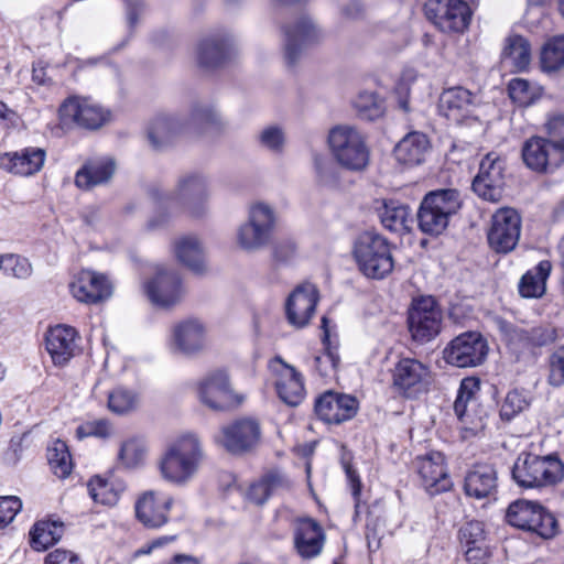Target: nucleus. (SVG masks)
Segmentation results:
<instances>
[{
    "label": "nucleus",
    "instance_id": "obj_34",
    "mask_svg": "<svg viewBox=\"0 0 564 564\" xmlns=\"http://www.w3.org/2000/svg\"><path fill=\"white\" fill-rule=\"evenodd\" d=\"M480 390V381L474 377L464 378L454 402V411L458 420L465 425L464 429L476 432L482 426L480 419L471 412L477 405V394Z\"/></svg>",
    "mask_w": 564,
    "mask_h": 564
},
{
    "label": "nucleus",
    "instance_id": "obj_6",
    "mask_svg": "<svg viewBox=\"0 0 564 564\" xmlns=\"http://www.w3.org/2000/svg\"><path fill=\"white\" fill-rule=\"evenodd\" d=\"M459 208V193L456 189L429 193L417 212L419 228L426 235L437 236L446 229L449 217Z\"/></svg>",
    "mask_w": 564,
    "mask_h": 564
},
{
    "label": "nucleus",
    "instance_id": "obj_36",
    "mask_svg": "<svg viewBox=\"0 0 564 564\" xmlns=\"http://www.w3.org/2000/svg\"><path fill=\"white\" fill-rule=\"evenodd\" d=\"M430 150L425 133L413 131L404 135L394 148L397 161L405 166L421 164Z\"/></svg>",
    "mask_w": 564,
    "mask_h": 564
},
{
    "label": "nucleus",
    "instance_id": "obj_7",
    "mask_svg": "<svg viewBox=\"0 0 564 564\" xmlns=\"http://www.w3.org/2000/svg\"><path fill=\"white\" fill-rule=\"evenodd\" d=\"M329 149L343 167L351 171L365 169L369 162V150L362 134L352 127L337 126L328 134Z\"/></svg>",
    "mask_w": 564,
    "mask_h": 564
},
{
    "label": "nucleus",
    "instance_id": "obj_44",
    "mask_svg": "<svg viewBox=\"0 0 564 564\" xmlns=\"http://www.w3.org/2000/svg\"><path fill=\"white\" fill-rule=\"evenodd\" d=\"M505 62H509L517 70L527 69L531 61V47L529 42L520 35L510 36L502 52Z\"/></svg>",
    "mask_w": 564,
    "mask_h": 564
},
{
    "label": "nucleus",
    "instance_id": "obj_18",
    "mask_svg": "<svg viewBox=\"0 0 564 564\" xmlns=\"http://www.w3.org/2000/svg\"><path fill=\"white\" fill-rule=\"evenodd\" d=\"M170 349L187 357L200 354L207 346V328L198 318L189 317L175 323L171 328Z\"/></svg>",
    "mask_w": 564,
    "mask_h": 564
},
{
    "label": "nucleus",
    "instance_id": "obj_23",
    "mask_svg": "<svg viewBox=\"0 0 564 564\" xmlns=\"http://www.w3.org/2000/svg\"><path fill=\"white\" fill-rule=\"evenodd\" d=\"M270 368L276 376L275 389L279 398L290 406L299 405L305 397L303 376L281 357H275Z\"/></svg>",
    "mask_w": 564,
    "mask_h": 564
},
{
    "label": "nucleus",
    "instance_id": "obj_15",
    "mask_svg": "<svg viewBox=\"0 0 564 564\" xmlns=\"http://www.w3.org/2000/svg\"><path fill=\"white\" fill-rule=\"evenodd\" d=\"M409 330L417 343L432 340L441 330L442 312L432 296L414 300L409 311Z\"/></svg>",
    "mask_w": 564,
    "mask_h": 564
},
{
    "label": "nucleus",
    "instance_id": "obj_12",
    "mask_svg": "<svg viewBox=\"0 0 564 564\" xmlns=\"http://www.w3.org/2000/svg\"><path fill=\"white\" fill-rule=\"evenodd\" d=\"M108 117L109 113L102 107L77 96L65 99L58 109L59 123L66 129L73 127L98 129L108 120Z\"/></svg>",
    "mask_w": 564,
    "mask_h": 564
},
{
    "label": "nucleus",
    "instance_id": "obj_32",
    "mask_svg": "<svg viewBox=\"0 0 564 564\" xmlns=\"http://www.w3.org/2000/svg\"><path fill=\"white\" fill-rule=\"evenodd\" d=\"M73 296L83 303H97L111 295V285L105 275L83 270L69 285Z\"/></svg>",
    "mask_w": 564,
    "mask_h": 564
},
{
    "label": "nucleus",
    "instance_id": "obj_16",
    "mask_svg": "<svg viewBox=\"0 0 564 564\" xmlns=\"http://www.w3.org/2000/svg\"><path fill=\"white\" fill-rule=\"evenodd\" d=\"M488 355V344L481 334L467 332L454 338L444 350L447 364L458 368L476 367Z\"/></svg>",
    "mask_w": 564,
    "mask_h": 564
},
{
    "label": "nucleus",
    "instance_id": "obj_63",
    "mask_svg": "<svg viewBox=\"0 0 564 564\" xmlns=\"http://www.w3.org/2000/svg\"><path fill=\"white\" fill-rule=\"evenodd\" d=\"M44 564H84L79 556L69 550L56 549L50 552Z\"/></svg>",
    "mask_w": 564,
    "mask_h": 564
},
{
    "label": "nucleus",
    "instance_id": "obj_22",
    "mask_svg": "<svg viewBox=\"0 0 564 564\" xmlns=\"http://www.w3.org/2000/svg\"><path fill=\"white\" fill-rule=\"evenodd\" d=\"M521 154L527 167L536 173L553 171L563 162V155L550 139L539 135L531 137L523 143Z\"/></svg>",
    "mask_w": 564,
    "mask_h": 564
},
{
    "label": "nucleus",
    "instance_id": "obj_1",
    "mask_svg": "<svg viewBox=\"0 0 564 564\" xmlns=\"http://www.w3.org/2000/svg\"><path fill=\"white\" fill-rule=\"evenodd\" d=\"M205 459L200 440L192 433L183 434L171 442L158 463L161 477L169 484L183 487L198 474Z\"/></svg>",
    "mask_w": 564,
    "mask_h": 564
},
{
    "label": "nucleus",
    "instance_id": "obj_41",
    "mask_svg": "<svg viewBox=\"0 0 564 564\" xmlns=\"http://www.w3.org/2000/svg\"><path fill=\"white\" fill-rule=\"evenodd\" d=\"M552 264L547 260L539 264L522 275L519 282V293L523 297H541L545 292V282L550 275Z\"/></svg>",
    "mask_w": 564,
    "mask_h": 564
},
{
    "label": "nucleus",
    "instance_id": "obj_26",
    "mask_svg": "<svg viewBox=\"0 0 564 564\" xmlns=\"http://www.w3.org/2000/svg\"><path fill=\"white\" fill-rule=\"evenodd\" d=\"M325 532L322 525L311 519L297 520L293 531V543L297 555L303 560L317 557L325 544Z\"/></svg>",
    "mask_w": 564,
    "mask_h": 564
},
{
    "label": "nucleus",
    "instance_id": "obj_25",
    "mask_svg": "<svg viewBox=\"0 0 564 564\" xmlns=\"http://www.w3.org/2000/svg\"><path fill=\"white\" fill-rule=\"evenodd\" d=\"M318 291L312 283L299 285L289 296L285 305L286 318L296 328L306 326L315 313Z\"/></svg>",
    "mask_w": 564,
    "mask_h": 564
},
{
    "label": "nucleus",
    "instance_id": "obj_58",
    "mask_svg": "<svg viewBox=\"0 0 564 564\" xmlns=\"http://www.w3.org/2000/svg\"><path fill=\"white\" fill-rule=\"evenodd\" d=\"M339 355L336 350L326 346L325 352L316 356L314 359L315 369L322 377H329L333 375L339 365Z\"/></svg>",
    "mask_w": 564,
    "mask_h": 564
},
{
    "label": "nucleus",
    "instance_id": "obj_3",
    "mask_svg": "<svg viewBox=\"0 0 564 564\" xmlns=\"http://www.w3.org/2000/svg\"><path fill=\"white\" fill-rule=\"evenodd\" d=\"M352 257L358 270L368 279L382 280L394 268L389 240L376 231H364L352 245Z\"/></svg>",
    "mask_w": 564,
    "mask_h": 564
},
{
    "label": "nucleus",
    "instance_id": "obj_33",
    "mask_svg": "<svg viewBox=\"0 0 564 564\" xmlns=\"http://www.w3.org/2000/svg\"><path fill=\"white\" fill-rule=\"evenodd\" d=\"M475 106L476 96L460 86L445 89L438 100L440 113L456 123L467 118L473 112Z\"/></svg>",
    "mask_w": 564,
    "mask_h": 564
},
{
    "label": "nucleus",
    "instance_id": "obj_11",
    "mask_svg": "<svg viewBox=\"0 0 564 564\" xmlns=\"http://www.w3.org/2000/svg\"><path fill=\"white\" fill-rule=\"evenodd\" d=\"M284 59L289 66L295 65L306 48L321 43L325 34L308 17H301L283 28Z\"/></svg>",
    "mask_w": 564,
    "mask_h": 564
},
{
    "label": "nucleus",
    "instance_id": "obj_31",
    "mask_svg": "<svg viewBox=\"0 0 564 564\" xmlns=\"http://www.w3.org/2000/svg\"><path fill=\"white\" fill-rule=\"evenodd\" d=\"M498 488V473L492 464H475L465 475L464 491L475 499L491 498Z\"/></svg>",
    "mask_w": 564,
    "mask_h": 564
},
{
    "label": "nucleus",
    "instance_id": "obj_60",
    "mask_svg": "<svg viewBox=\"0 0 564 564\" xmlns=\"http://www.w3.org/2000/svg\"><path fill=\"white\" fill-rule=\"evenodd\" d=\"M459 533L466 546L484 545L485 531L481 522L470 521L460 529Z\"/></svg>",
    "mask_w": 564,
    "mask_h": 564
},
{
    "label": "nucleus",
    "instance_id": "obj_29",
    "mask_svg": "<svg viewBox=\"0 0 564 564\" xmlns=\"http://www.w3.org/2000/svg\"><path fill=\"white\" fill-rule=\"evenodd\" d=\"M200 401L213 410H224L232 402L228 375L224 370L208 373L199 383Z\"/></svg>",
    "mask_w": 564,
    "mask_h": 564
},
{
    "label": "nucleus",
    "instance_id": "obj_48",
    "mask_svg": "<svg viewBox=\"0 0 564 564\" xmlns=\"http://www.w3.org/2000/svg\"><path fill=\"white\" fill-rule=\"evenodd\" d=\"M541 66L545 72L564 67V35L553 37L543 46Z\"/></svg>",
    "mask_w": 564,
    "mask_h": 564
},
{
    "label": "nucleus",
    "instance_id": "obj_49",
    "mask_svg": "<svg viewBox=\"0 0 564 564\" xmlns=\"http://www.w3.org/2000/svg\"><path fill=\"white\" fill-rule=\"evenodd\" d=\"M7 278L26 280L33 273L30 260L18 253H3L1 270Z\"/></svg>",
    "mask_w": 564,
    "mask_h": 564
},
{
    "label": "nucleus",
    "instance_id": "obj_13",
    "mask_svg": "<svg viewBox=\"0 0 564 564\" xmlns=\"http://www.w3.org/2000/svg\"><path fill=\"white\" fill-rule=\"evenodd\" d=\"M521 216L510 207L498 209L491 217L487 232L489 247L497 253H509L518 245L521 234Z\"/></svg>",
    "mask_w": 564,
    "mask_h": 564
},
{
    "label": "nucleus",
    "instance_id": "obj_55",
    "mask_svg": "<svg viewBox=\"0 0 564 564\" xmlns=\"http://www.w3.org/2000/svg\"><path fill=\"white\" fill-rule=\"evenodd\" d=\"M314 167L317 183L325 187L337 185L338 175L334 163L325 155H314Z\"/></svg>",
    "mask_w": 564,
    "mask_h": 564
},
{
    "label": "nucleus",
    "instance_id": "obj_28",
    "mask_svg": "<svg viewBox=\"0 0 564 564\" xmlns=\"http://www.w3.org/2000/svg\"><path fill=\"white\" fill-rule=\"evenodd\" d=\"M78 334L67 325H56L47 332L45 344L55 366H65L78 349Z\"/></svg>",
    "mask_w": 564,
    "mask_h": 564
},
{
    "label": "nucleus",
    "instance_id": "obj_4",
    "mask_svg": "<svg viewBox=\"0 0 564 564\" xmlns=\"http://www.w3.org/2000/svg\"><path fill=\"white\" fill-rule=\"evenodd\" d=\"M512 479L524 489L554 486L564 478V464L555 455L521 454L513 464Z\"/></svg>",
    "mask_w": 564,
    "mask_h": 564
},
{
    "label": "nucleus",
    "instance_id": "obj_38",
    "mask_svg": "<svg viewBox=\"0 0 564 564\" xmlns=\"http://www.w3.org/2000/svg\"><path fill=\"white\" fill-rule=\"evenodd\" d=\"M176 259L195 273L206 270L204 248L195 236H183L173 243Z\"/></svg>",
    "mask_w": 564,
    "mask_h": 564
},
{
    "label": "nucleus",
    "instance_id": "obj_30",
    "mask_svg": "<svg viewBox=\"0 0 564 564\" xmlns=\"http://www.w3.org/2000/svg\"><path fill=\"white\" fill-rule=\"evenodd\" d=\"M234 43L228 34L216 33L204 37L197 45L196 57L200 67L221 66L232 54Z\"/></svg>",
    "mask_w": 564,
    "mask_h": 564
},
{
    "label": "nucleus",
    "instance_id": "obj_54",
    "mask_svg": "<svg viewBox=\"0 0 564 564\" xmlns=\"http://www.w3.org/2000/svg\"><path fill=\"white\" fill-rule=\"evenodd\" d=\"M279 484L280 478L276 475H268L251 485L248 491V499L256 505H262L273 494Z\"/></svg>",
    "mask_w": 564,
    "mask_h": 564
},
{
    "label": "nucleus",
    "instance_id": "obj_40",
    "mask_svg": "<svg viewBox=\"0 0 564 564\" xmlns=\"http://www.w3.org/2000/svg\"><path fill=\"white\" fill-rule=\"evenodd\" d=\"M185 129L193 132L217 130L223 127V118L210 105L196 104L192 107L187 118H183Z\"/></svg>",
    "mask_w": 564,
    "mask_h": 564
},
{
    "label": "nucleus",
    "instance_id": "obj_19",
    "mask_svg": "<svg viewBox=\"0 0 564 564\" xmlns=\"http://www.w3.org/2000/svg\"><path fill=\"white\" fill-rule=\"evenodd\" d=\"M145 293L156 306L170 307L177 304L185 291L178 273L164 265H158L154 276L144 285Z\"/></svg>",
    "mask_w": 564,
    "mask_h": 564
},
{
    "label": "nucleus",
    "instance_id": "obj_64",
    "mask_svg": "<svg viewBox=\"0 0 564 564\" xmlns=\"http://www.w3.org/2000/svg\"><path fill=\"white\" fill-rule=\"evenodd\" d=\"M296 246L292 240L280 241L274 246L273 256L279 261H286L295 252Z\"/></svg>",
    "mask_w": 564,
    "mask_h": 564
},
{
    "label": "nucleus",
    "instance_id": "obj_62",
    "mask_svg": "<svg viewBox=\"0 0 564 564\" xmlns=\"http://www.w3.org/2000/svg\"><path fill=\"white\" fill-rule=\"evenodd\" d=\"M22 502L14 496L0 497V529L9 524L21 510Z\"/></svg>",
    "mask_w": 564,
    "mask_h": 564
},
{
    "label": "nucleus",
    "instance_id": "obj_8",
    "mask_svg": "<svg viewBox=\"0 0 564 564\" xmlns=\"http://www.w3.org/2000/svg\"><path fill=\"white\" fill-rule=\"evenodd\" d=\"M506 519L510 525L534 532L543 539L553 538L557 530L555 517L535 501L519 499L511 502Z\"/></svg>",
    "mask_w": 564,
    "mask_h": 564
},
{
    "label": "nucleus",
    "instance_id": "obj_59",
    "mask_svg": "<svg viewBox=\"0 0 564 564\" xmlns=\"http://www.w3.org/2000/svg\"><path fill=\"white\" fill-rule=\"evenodd\" d=\"M259 142L272 152H280L284 144V133L279 127H267L260 132Z\"/></svg>",
    "mask_w": 564,
    "mask_h": 564
},
{
    "label": "nucleus",
    "instance_id": "obj_57",
    "mask_svg": "<svg viewBox=\"0 0 564 564\" xmlns=\"http://www.w3.org/2000/svg\"><path fill=\"white\" fill-rule=\"evenodd\" d=\"M112 433L111 425L107 420L89 421L79 425L76 435L79 440L96 436L100 438L109 437Z\"/></svg>",
    "mask_w": 564,
    "mask_h": 564
},
{
    "label": "nucleus",
    "instance_id": "obj_61",
    "mask_svg": "<svg viewBox=\"0 0 564 564\" xmlns=\"http://www.w3.org/2000/svg\"><path fill=\"white\" fill-rule=\"evenodd\" d=\"M549 382L554 387L564 384V347H560L550 356Z\"/></svg>",
    "mask_w": 564,
    "mask_h": 564
},
{
    "label": "nucleus",
    "instance_id": "obj_24",
    "mask_svg": "<svg viewBox=\"0 0 564 564\" xmlns=\"http://www.w3.org/2000/svg\"><path fill=\"white\" fill-rule=\"evenodd\" d=\"M358 410V401L349 394L327 391L315 402V413L324 422L339 424L352 419Z\"/></svg>",
    "mask_w": 564,
    "mask_h": 564
},
{
    "label": "nucleus",
    "instance_id": "obj_51",
    "mask_svg": "<svg viewBox=\"0 0 564 564\" xmlns=\"http://www.w3.org/2000/svg\"><path fill=\"white\" fill-rule=\"evenodd\" d=\"M137 393L123 387L113 389L108 394V409L116 414H126L138 408Z\"/></svg>",
    "mask_w": 564,
    "mask_h": 564
},
{
    "label": "nucleus",
    "instance_id": "obj_10",
    "mask_svg": "<svg viewBox=\"0 0 564 564\" xmlns=\"http://www.w3.org/2000/svg\"><path fill=\"white\" fill-rule=\"evenodd\" d=\"M506 185V160L497 152L487 153L473 181L474 192L485 200L499 202Z\"/></svg>",
    "mask_w": 564,
    "mask_h": 564
},
{
    "label": "nucleus",
    "instance_id": "obj_14",
    "mask_svg": "<svg viewBox=\"0 0 564 564\" xmlns=\"http://www.w3.org/2000/svg\"><path fill=\"white\" fill-rule=\"evenodd\" d=\"M261 429L258 421L243 417L228 423L214 436L216 444L231 454H245L260 442Z\"/></svg>",
    "mask_w": 564,
    "mask_h": 564
},
{
    "label": "nucleus",
    "instance_id": "obj_46",
    "mask_svg": "<svg viewBox=\"0 0 564 564\" xmlns=\"http://www.w3.org/2000/svg\"><path fill=\"white\" fill-rule=\"evenodd\" d=\"M358 116L365 120H376L384 113V102L375 91H361L354 101Z\"/></svg>",
    "mask_w": 564,
    "mask_h": 564
},
{
    "label": "nucleus",
    "instance_id": "obj_50",
    "mask_svg": "<svg viewBox=\"0 0 564 564\" xmlns=\"http://www.w3.org/2000/svg\"><path fill=\"white\" fill-rule=\"evenodd\" d=\"M519 339L527 346L542 347L557 339V329L552 325H539L529 329H520Z\"/></svg>",
    "mask_w": 564,
    "mask_h": 564
},
{
    "label": "nucleus",
    "instance_id": "obj_5",
    "mask_svg": "<svg viewBox=\"0 0 564 564\" xmlns=\"http://www.w3.org/2000/svg\"><path fill=\"white\" fill-rule=\"evenodd\" d=\"M278 215L269 204L258 202L250 205L248 218L237 228L236 242L247 252H256L267 247L273 237Z\"/></svg>",
    "mask_w": 564,
    "mask_h": 564
},
{
    "label": "nucleus",
    "instance_id": "obj_27",
    "mask_svg": "<svg viewBox=\"0 0 564 564\" xmlns=\"http://www.w3.org/2000/svg\"><path fill=\"white\" fill-rule=\"evenodd\" d=\"M45 160V149L28 147L20 151L2 154L0 156V167L15 175L31 176L43 169Z\"/></svg>",
    "mask_w": 564,
    "mask_h": 564
},
{
    "label": "nucleus",
    "instance_id": "obj_42",
    "mask_svg": "<svg viewBox=\"0 0 564 564\" xmlns=\"http://www.w3.org/2000/svg\"><path fill=\"white\" fill-rule=\"evenodd\" d=\"M87 488L89 496L96 503L113 506L123 492L124 485L120 481H109L95 476L89 480Z\"/></svg>",
    "mask_w": 564,
    "mask_h": 564
},
{
    "label": "nucleus",
    "instance_id": "obj_56",
    "mask_svg": "<svg viewBox=\"0 0 564 564\" xmlns=\"http://www.w3.org/2000/svg\"><path fill=\"white\" fill-rule=\"evenodd\" d=\"M544 128L550 141L564 156V115L556 113L550 116L544 123Z\"/></svg>",
    "mask_w": 564,
    "mask_h": 564
},
{
    "label": "nucleus",
    "instance_id": "obj_45",
    "mask_svg": "<svg viewBox=\"0 0 564 564\" xmlns=\"http://www.w3.org/2000/svg\"><path fill=\"white\" fill-rule=\"evenodd\" d=\"M47 460L57 477L66 478L72 473V457L65 442L56 440L48 446Z\"/></svg>",
    "mask_w": 564,
    "mask_h": 564
},
{
    "label": "nucleus",
    "instance_id": "obj_17",
    "mask_svg": "<svg viewBox=\"0 0 564 564\" xmlns=\"http://www.w3.org/2000/svg\"><path fill=\"white\" fill-rule=\"evenodd\" d=\"M425 15L442 32H463L470 21V9L462 0H430Z\"/></svg>",
    "mask_w": 564,
    "mask_h": 564
},
{
    "label": "nucleus",
    "instance_id": "obj_52",
    "mask_svg": "<svg viewBox=\"0 0 564 564\" xmlns=\"http://www.w3.org/2000/svg\"><path fill=\"white\" fill-rule=\"evenodd\" d=\"M147 453L142 441L130 438L121 444L118 458L126 468H134L142 464Z\"/></svg>",
    "mask_w": 564,
    "mask_h": 564
},
{
    "label": "nucleus",
    "instance_id": "obj_39",
    "mask_svg": "<svg viewBox=\"0 0 564 564\" xmlns=\"http://www.w3.org/2000/svg\"><path fill=\"white\" fill-rule=\"evenodd\" d=\"M379 217L384 228L397 234L409 232L413 223L409 207L398 200L384 202Z\"/></svg>",
    "mask_w": 564,
    "mask_h": 564
},
{
    "label": "nucleus",
    "instance_id": "obj_21",
    "mask_svg": "<svg viewBox=\"0 0 564 564\" xmlns=\"http://www.w3.org/2000/svg\"><path fill=\"white\" fill-rule=\"evenodd\" d=\"M422 486L430 495L447 491L452 487L445 456L441 452L432 451L420 456L414 462Z\"/></svg>",
    "mask_w": 564,
    "mask_h": 564
},
{
    "label": "nucleus",
    "instance_id": "obj_35",
    "mask_svg": "<svg viewBox=\"0 0 564 564\" xmlns=\"http://www.w3.org/2000/svg\"><path fill=\"white\" fill-rule=\"evenodd\" d=\"M186 132L183 118L176 115H160L152 121L148 137L155 150L170 144L177 135Z\"/></svg>",
    "mask_w": 564,
    "mask_h": 564
},
{
    "label": "nucleus",
    "instance_id": "obj_47",
    "mask_svg": "<svg viewBox=\"0 0 564 564\" xmlns=\"http://www.w3.org/2000/svg\"><path fill=\"white\" fill-rule=\"evenodd\" d=\"M510 98L521 107H528L538 100L542 89L523 78H513L508 85Z\"/></svg>",
    "mask_w": 564,
    "mask_h": 564
},
{
    "label": "nucleus",
    "instance_id": "obj_53",
    "mask_svg": "<svg viewBox=\"0 0 564 564\" xmlns=\"http://www.w3.org/2000/svg\"><path fill=\"white\" fill-rule=\"evenodd\" d=\"M530 405V400L523 391L512 390L508 392L501 405L500 415L510 421Z\"/></svg>",
    "mask_w": 564,
    "mask_h": 564
},
{
    "label": "nucleus",
    "instance_id": "obj_43",
    "mask_svg": "<svg viewBox=\"0 0 564 564\" xmlns=\"http://www.w3.org/2000/svg\"><path fill=\"white\" fill-rule=\"evenodd\" d=\"M64 525L57 521H39L31 531V545L36 551H44L59 541Z\"/></svg>",
    "mask_w": 564,
    "mask_h": 564
},
{
    "label": "nucleus",
    "instance_id": "obj_20",
    "mask_svg": "<svg viewBox=\"0 0 564 564\" xmlns=\"http://www.w3.org/2000/svg\"><path fill=\"white\" fill-rule=\"evenodd\" d=\"M173 503V497L147 490L134 502L135 518L147 529H160L169 522Z\"/></svg>",
    "mask_w": 564,
    "mask_h": 564
},
{
    "label": "nucleus",
    "instance_id": "obj_37",
    "mask_svg": "<svg viewBox=\"0 0 564 564\" xmlns=\"http://www.w3.org/2000/svg\"><path fill=\"white\" fill-rule=\"evenodd\" d=\"M116 170L115 161L110 158H98L88 161L76 173L75 184L83 189H90L107 183Z\"/></svg>",
    "mask_w": 564,
    "mask_h": 564
},
{
    "label": "nucleus",
    "instance_id": "obj_9",
    "mask_svg": "<svg viewBox=\"0 0 564 564\" xmlns=\"http://www.w3.org/2000/svg\"><path fill=\"white\" fill-rule=\"evenodd\" d=\"M431 383L430 367L415 358H401L392 369V388L408 399L427 392Z\"/></svg>",
    "mask_w": 564,
    "mask_h": 564
},
{
    "label": "nucleus",
    "instance_id": "obj_2",
    "mask_svg": "<svg viewBox=\"0 0 564 564\" xmlns=\"http://www.w3.org/2000/svg\"><path fill=\"white\" fill-rule=\"evenodd\" d=\"M151 196L160 210H167L170 214L184 212L197 217L206 210L209 192L203 175L186 174L178 178L173 192L163 193L155 188L151 191Z\"/></svg>",
    "mask_w": 564,
    "mask_h": 564
}]
</instances>
